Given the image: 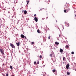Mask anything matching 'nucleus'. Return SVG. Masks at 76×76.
Returning <instances> with one entry per match:
<instances>
[{"instance_id": "obj_11", "label": "nucleus", "mask_w": 76, "mask_h": 76, "mask_svg": "<svg viewBox=\"0 0 76 76\" xmlns=\"http://www.w3.org/2000/svg\"><path fill=\"white\" fill-rule=\"evenodd\" d=\"M16 44L17 46H19V42L16 43Z\"/></svg>"}, {"instance_id": "obj_32", "label": "nucleus", "mask_w": 76, "mask_h": 76, "mask_svg": "<svg viewBox=\"0 0 76 76\" xmlns=\"http://www.w3.org/2000/svg\"><path fill=\"white\" fill-rule=\"evenodd\" d=\"M59 37H61V36H60V34H59Z\"/></svg>"}, {"instance_id": "obj_8", "label": "nucleus", "mask_w": 76, "mask_h": 76, "mask_svg": "<svg viewBox=\"0 0 76 76\" xmlns=\"http://www.w3.org/2000/svg\"><path fill=\"white\" fill-rule=\"evenodd\" d=\"M55 44H56V45H58L59 44V43L58 42H56L55 43Z\"/></svg>"}, {"instance_id": "obj_17", "label": "nucleus", "mask_w": 76, "mask_h": 76, "mask_svg": "<svg viewBox=\"0 0 76 76\" xmlns=\"http://www.w3.org/2000/svg\"><path fill=\"white\" fill-rule=\"evenodd\" d=\"M66 48H68L69 47V46L67 45H66Z\"/></svg>"}, {"instance_id": "obj_41", "label": "nucleus", "mask_w": 76, "mask_h": 76, "mask_svg": "<svg viewBox=\"0 0 76 76\" xmlns=\"http://www.w3.org/2000/svg\"><path fill=\"white\" fill-rule=\"evenodd\" d=\"M44 66H45V65H44Z\"/></svg>"}, {"instance_id": "obj_10", "label": "nucleus", "mask_w": 76, "mask_h": 76, "mask_svg": "<svg viewBox=\"0 0 76 76\" xmlns=\"http://www.w3.org/2000/svg\"><path fill=\"white\" fill-rule=\"evenodd\" d=\"M24 13L25 15H26V13H27V11H26V10H25L24 12Z\"/></svg>"}, {"instance_id": "obj_19", "label": "nucleus", "mask_w": 76, "mask_h": 76, "mask_svg": "<svg viewBox=\"0 0 76 76\" xmlns=\"http://www.w3.org/2000/svg\"><path fill=\"white\" fill-rule=\"evenodd\" d=\"M64 13H66V10H64Z\"/></svg>"}, {"instance_id": "obj_6", "label": "nucleus", "mask_w": 76, "mask_h": 76, "mask_svg": "<svg viewBox=\"0 0 76 76\" xmlns=\"http://www.w3.org/2000/svg\"><path fill=\"white\" fill-rule=\"evenodd\" d=\"M21 38H25V36H24V35L21 34Z\"/></svg>"}, {"instance_id": "obj_1", "label": "nucleus", "mask_w": 76, "mask_h": 76, "mask_svg": "<svg viewBox=\"0 0 76 76\" xmlns=\"http://www.w3.org/2000/svg\"><path fill=\"white\" fill-rule=\"evenodd\" d=\"M0 51L1 52V53L2 54H4V50H3V49H0Z\"/></svg>"}, {"instance_id": "obj_36", "label": "nucleus", "mask_w": 76, "mask_h": 76, "mask_svg": "<svg viewBox=\"0 0 76 76\" xmlns=\"http://www.w3.org/2000/svg\"><path fill=\"white\" fill-rule=\"evenodd\" d=\"M75 71H76V69H75Z\"/></svg>"}, {"instance_id": "obj_12", "label": "nucleus", "mask_w": 76, "mask_h": 76, "mask_svg": "<svg viewBox=\"0 0 76 76\" xmlns=\"http://www.w3.org/2000/svg\"><path fill=\"white\" fill-rule=\"evenodd\" d=\"M10 68L11 69H13V67H12V66H10Z\"/></svg>"}, {"instance_id": "obj_25", "label": "nucleus", "mask_w": 76, "mask_h": 76, "mask_svg": "<svg viewBox=\"0 0 76 76\" xmlns=\"http://www.w3.org/2000/svg\"><path fill=\"white\" fill-rule=\"evenodd\" d=\"M64 59H65V57H63V60H64Z\"/></svg>"}, {"instance_id": "obj_2", "label": "nucleus", "mask_w": 76, "mask_h": 76, "mask_svg": "<svg viewBox=\"0 0 76 76\" xmlns=\"http://www.w3.org/2000/svg\"><path fill=\"white\" fill-rule=\"evenodd\" d=\"M65 25H66V26H66L67 27H69V26L70 25V24H69V23H67L66 22H65Z\"/></svg>"}, {"instance_id": "obj_3", "label": "nucleus", "mask_w": 76, "mask_h": 76, "mask_svg": "<svg viewBox=\"0 0 76 76\" xmlns=\"http://www.w3.org/2000/svg\"><path fill=\"white\" fill-rule=\"evenodd\" d=\"M10 46H11L12 48H15V46H14V45H13V44H12V43L10 44Z\"/></svg>"}, {"instance_id": "obj_9", "label": "nucleus", "mask_w": 76, "mask_h": 76, "mask_svg": "<svg viewBox=\"0 0 76 76\" xmlns=\"http://www.w3.org/2000/svg\"><path fill=\"white\" fill-rule=\"evenodd\" d=\"M37 32L39 34L40 33H41V31H39V30H37Z\"/></svg>"}, {"instance_id": "obj_16", "label": "nucleus", "mask_w": 76, "mask_h": 76, "mask_svg": "<svg viewBox=\"0 0 76 76\" xmlns=\"http://www.w3.org/2000/svg\"><path fill=\"white\" fill-rule=\"evenodd\" d=\"M71 53L72 54H74V52H72Z\"/></svg>"}, {"instance_id": "obj_37", "label": "nucleus", "mask_w": 76, "mask_h": 76, "mask_svg": "<svg viewBox=\"0 0 76 76\" xmlns=\"http://www.w3.org/2000/svg\"><path fill=\"white\" fill-rule=\"evenodd\" d=\"M25 37V38H26V37Z\"/></svg>"}, {"instance_id": "obj_30", "label": "nucleus", "mask_w": 76, "mask_h": 76, "mask_svg": "<svg viewBox=\"0 0 76 76\" xmlns=\"http://www.w3.org/2000/svg\"><path fill=\"white\" fill-rule=\"evenodd\" d=\"M3 66H4V64L3 63Z\"/></svg>"}, {"instance_id": "obj_31", "label": "nucleus", "mask_w": 76, "mask_h": 76, "mask_svg": "<svg viewBox=\"0 0 76 76\" xmlns=\"http://www.w3.org/2000/svg\"><path fill=\"white\" fill-rule=\"evenodd\" d=\"M44 18H42V20H44Z\"/></svg>"}, {"instance_id": "obj_40", "label": "nucleus", "mask_w": 76, "mask_h": 76, "mask_svg": "<svg viewBox=\"0 0 76 76\" xmlns=\"http://www.w3.org/2000/svg\"><path fill=\"white\" fill-rule=\"evenodd\" d=\"M44 66H45V65H44Z\"/></svg>"}, {"instance_id": "obj_15", "label": "nucleus", "mask_w": 76, "mask_h": 76, "mask_svg": "<svg viewBox=\"0 0 76 76\" xmlns=\"http://www.w3.org/2000/svg\"><path fill=\"white\" fill-rule=\"evenodd\" d=\"M53 72H56V70L54 69L53 70Z\"/></svg>"}, {"instance_id": "obj_33", "label": "nucleus", "mask_w": 76, "mask_h": 76, "mask_svg": "<svg viewBox=\"0 0 76 76\" xmlns=\"http://www.w3.org/2000/svg\"><path fill=\"white\" fill-rule=\"evenodd\" d=\"M49 2H50V1L49 0Z\"/></svg>"}, {"instance_id": "obj_39", "label": "nucleus", "mask_w": 76, "mask_h": 76, "mask_svg": "<svg viewBox=\"0 0 76 76\" xmlns=\"http://www.w3.org/2000/svg\"><path fill=\"white\" fill-rule=\"evenodd\" d=\"M39 12H40V11H39Z\"/></svg>"}, {"instance_id": "obj_14", "label": "nucleus", "mask_w": 76, "mask_h": 76, "mask_svg": "<svg viewBox=\"0 0 76 76\" xmlns=\"http://www.w3.org/2000/svg\"><path fill=\"white\" fill-rule=\"evenodd\" d=\"M67 75H70V73L69 72H67Z\"/></svg>"}, {"instance_id": "obj_35", "label": "nucleus", "mask_w": 76, "mask_h": 76, "mask_svg": "<svg viewBox=\"0 0 76 76\" xmlns=\"http://www.w3.org/2000/svg\"><path fill=\"white\" fill-rule=\"evenodd\" d=\"M56 22H57V20H56Z\"/></svg>"}, {"instance_id": "obj_28", "label": "nucleus", "mask_w": 76, "mask_h": 76, "mask_svg": "<svg viewBox=\"0 0 76 76\" xmlns=\"http://www.w3.org/2000/svg\"><path fill=\"white\" fill-rule=\"evenodd\" d=\"M37 16V15H36V14H35L34 15V16Z\"/></svg>"}, {"instance_id": "obj_5", "label": "nucleus", "mask_w": 76, "mask_h": 76, "mask_svg": "<svg viewBox=\"0 0 76 76\" xmlns=\"http://www.w3.org/2000/svg\"><path fill=\"white\" fill-rule=\"evenodd\" d=\"M34 20H35V21H36L37 22H38V18H37V17H35L34 18Z\"/></svg>"}, {"instance_id": "obj_23", "label": "nucleus", "mask_w": 76, "mask_h": 76, "mask_svg": "<svg viewBox=\"0 0 76 76\" xmlns=\"http://www.w3.org/2000/svg\"><path fill=\"white\" fill-rule=\"evenodd\" d=\"M36 61H34V64H36Z\"/></svg>"}, {"instance_id": "obj_7", "label": "nucleus", "mask_w": 76, "mask_h": 76, "mask_svg": "<svg viewBox=\"0 0 76 76\" xmlns=\"http://www.w3.org/2000/svg\"><path fill=\"white\" fill-rule=\"evenodd\" d=\"M60 51L61 53H62L63 52V50L62 49L60 48Z\"/></svg>"}, {"instance_id": "obj_18", "label": "nucleus", "mask_w": 76, "mask_h": 76, "mask_svg": "<svg viewBox=\"0 0 76 76\" xmlns=\"http://www.w3.org/2000/svg\"><path fill=\"white\" fill-rule=\"evenodd\" d=\"M6 76H9V74H8L7 73L6 74Z\"/></svg>"}, {"instance_id": "obj_22", "label": "nucleus", "mask_w": 76, "mask_h": 76, "mask_svg": "<svg viewBox=\"0 0 76 76\" xmlns=\"http://www.w3.org/2000/svg\"><path fill=\"white\" fill-rule=\"evenodd\" d=\"M34 44V42H31V44L32 45L33 44Z\"/></svg>"}, {"instance_id": "obj_34", "label": "nucleus", "mask_w": 76, "mask_h": 76, "mask_svg": "<svg viewBox=\"0 0 76 76\" xmlns=\"http://www.w3.org/2000/svg\"><path fill=\"white\" fill-rule=\"evenodd\" d=\"M40 10H42V9H40Z\"/></svg>"}, {"instance_id": "obj_38", "label": "nucleus", "mask_w": 76, "mask_h": 76, "mask_svg": "<svg viewBox=\"0 0 76 76\" xmlns=\"http://www.w3.org/2000/svg\"><path fill=\"white\" fill-rule=\"evenodd\" d=\"M58 29H60V28H58Z\"/></svg>"}, {"instance_id": "obj_4", "label": "nucleus", "mask_w": 76, "mask_h": 76, "mask_svg": "<svg viewBox=\"0 0 76 76\" xmlns=\"http://www.w3.org/2000/svg\"><path fill=\"white\" fill-rule=\"evenodd\" d=\"M70 65H69V64H67V65H66V68L67 69H69V66Z\"/></svg>"}, {"instance_id": "obj_29", "label": "nucleus", "mask_w": 76, "mask_h": 76, "mask_svg": "<svg viewBox=\"0 0 76 76\" xmlns=\"http://www.w3.org/2000/svg\"><path fill=\"white\" fill-rule=\"evenodd\" d=\"M50 57H51V56H52V55L50 54Z\"/></svg>"}, {"instance_id": "obj_20", "label": "nucleus", "mask_w": 76, "mask_h": 76, "mask_svg": "<svg viewBox=\"0 0 76 76\" xmlns=\"http://www.w3.org/2000/svg\"><path fill=\"white\" fill-rule=\"evenodd\" d=\"M39 57L40 58H42V56L41 55H40Z\"/></svg>"}, {"instance_id": "obj_26", "label": "nucleus", "mask_w": 76, "mask_h": 76, "mask_svg": "<svg viewBox=\"0 0 76 76\" xmlns=\"http://www.w3.org/2000/svg\"><path fill=\"white\" fill-rule=\"evenodd\" d=\"M67 10H68V11H69V10H70V9L69 8L67 9Z\"/></svg>"}, {"instance_id": "obj_24", "label": "nucleus", "mask_w": 76, "mask_h": 76, "mask_svg": "<svg viewBox=\"0 0 76 76\" xmlns=\"http://www.w3.org/2000/svg\"><path fill=\"white\" fill-rule=\"evenodd\" d=\"M50 36L49 37H48V39H50Z\"/></svg>"}, {"instance_id": "obj_21", "label": "nucleus", "mask_w": 76, "mask_h": 76, "mask_svg": "<svg viewBox=\"0 0 76 76\" xmlns=\"http://www.w3.org/2000/svg\"><path fill=\"white\" fill-rule=\"evenodd\" d=\"M62 27L63 28V30L64 29V26H63V25H62Z\"/></svg>"}, {"instance_id": "obj_27", "label": "nucleus", "mask_w": 76, "mask_h": 76, "mask_svg": "<svg viewBox=\"0 0 76 76\" xmlns=\"http://www.w3.org/2000/svg\"><path fill=\"white\" fill-rule=\"evenodd\" d=\"M39 61H38V62H37V64H39Z\"/></svg>"}, {"instance_id": "obj_13", "label": "nucleus", "mask_w": 76, "mask_h": 76, "mask_svg": "<svg viewBox=\"0 0 76 76\" xmlns=\"http://www.w3.org/2000/svg\"><path fill=\"white\" fill-rule=\"evenodd\" d=\"M26 3L27 4H28V3H29V1L27 0L26 1Z\"/></svg>"}]
</instances>
